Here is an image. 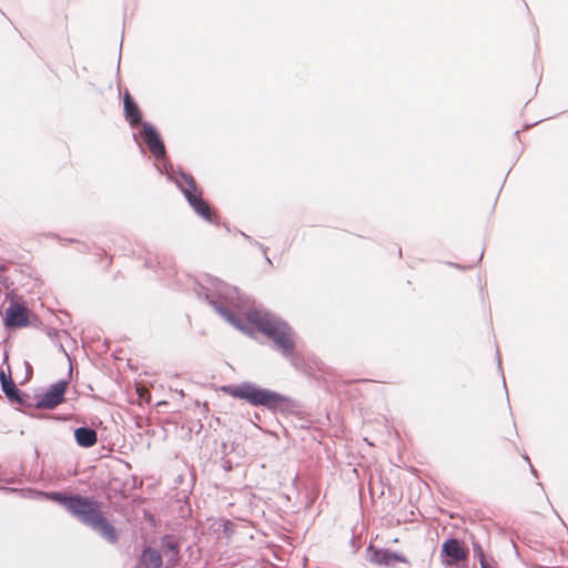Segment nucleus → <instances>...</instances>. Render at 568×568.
Segmentation results:
<instances>
[{
	"label": "nucleus",
	"instance_id": "f8f14e48",
	"mask_svg": "<svg viewBox=\"0 0 568 568\" xmlns=\"http://www.w3.org/2000/svg\"><path fill=\"white\" fill-rule=\"evenodd\" d=\"M162 551L168 565L174 566L178 562L180 550L173 538L166 536L162 539Z\"/></svg>",
	"mask_w": 568,
	"mask_h": 568
},
{
	"label": "nucleus",
	"instance_id": "39448f33",
	"mask_svg": "<svg viewBox=\"0 0 568 568\" xmlns=\"http://www.w3.org/2000/svg\"><path fill=\"white\" fill-rule=\"evenodd\" d=\"M68 387V382L60 381L49 387V389L38 396L37 407L42 409H53L60 405L64 399V394Z\"/></svg>",
	"mask_w": 568,
	"mask_h": 568
},
{
	"label": "nucleus",
	"instance_id": "2eb2a0df",
	"mask_svg": "<svg viewBox=\"0 0 568 568\" xmlns=\"http://www.w3.org/2000/svg\"><path fill=\"white\" fill-rule=\"evenodd\" d=\"M1 388H2L3 393L6 394V396L10 400H19L20 399L19 390H18L13 379H10L9 382H4L3 385H1Z\"/></svg>",
	"mask_w": 568,
	"mask_h": 568
},
{
	"label": "nucleus",
	"instance_id": "ddd939ff",
	"mask_svg": "<svg viewBox=\"0 0 568 568\" xmlns=\"http://www.w3.org/2000/svg\"><path fill=\"white\" fill-rule=\"evenodd\" d=\"M124 110H125V116L132 125L140 123L141 113L139 111L138 105L131 99L129 93H126L124 97Z\"/></svg>",
	"mask_w": 568,
	"mask_h": 568
},
{
	"label": "nucleus",
	"instance_id": "9d476101",
	"mask_svg": "<svg viewBox=\"0 0 568 568\" xmlns=\"http://www.w3.org/2000/svg\"><path fill=\"white\" fill-rule=\"evenodd\" d=\"M162 564V555L155 549L146 548L140 557L138 568H161Z\"/></svg>",
	"mask_w": 568,
	"mask_h": 568
},
{
	"label": "nucleus",
	"instance_id": "7ed1b4c3",
	"mask_svg": "<svg viewBox=\"0 0 568 568\" xmlns=\"http://www.w3.org/2000/svg\"><path fill=\"white\" fill-rule=\"evenodd\" d=\"M224 390L234 398L244 399L253 406H264L268 409H275L285 400L282 395L248 382L225 387Z\"/></svg>",
	"mask_w": 568,
	"mask_h": 568
},
{
	"label": "nucleus",
	"instance_id": "4468645a",
	"mask_svg": "<svg viewBox=\"0 0 568 568\" xmlns=\"http://www.w3.org/2000/svg\"><path fill=\"white\" fill-rule=\"evenodd\" d=\"M214 307H215V311L221 316H223L229 323H231L234 327H236L241 331H245V326H243L241 324V321L237 320L230 310H227L224 306L217 305V304H214Z\"/></svg>",
	"mask_w": 568,
	"mask_h": 568
},
{
	"label": "nucleus",
	"instance_id": "0eeeda50",
	"mask_svg": "<svg viewBox=\"0 0 568 568\" xmlns=\"http://www.w3.org/2000/svg\"><path fill=\"white\" fill-rule=\"evenodd\" d=\"M442 562L446 567H452L460 561L466 560L467 551L462 547L455 538L447 539L440 550Z\"/></svg>",
	"mask_w": 568,
	"mask_h": 568
},
{
	"label": "nucleus",
	"instance_id": "9b49d317",
	"mask_svg": "<svg viewBox=\"0 0 568 568\" xmlns=\"http://www.w3.org/2000/svg\"><path fill=\"white\" fill-rule=\"evenodd\" d=\"M74 438L81 447H92L98 440L97 432L89 427H79L74 430Z\"/></svg>",
	"mask_w": 568,
	"mask_h": 568
},
{
	"label": "nucleus",
	"instance_id": "f257e3e1",
	"mask_svg": "<svg viewBox=\"0 0 568 568\" xmlns=\"http://www.w3.org/2000/svg\"><path fill=\"white\" fill-rule=\"evenodd\" d=\"M51 498L62 504L79 521L89 526L108 541H116V530L104 517L100 504L95 499L78 495L67 496L61 493H53Z\"/></svg>",
	"mask_w": 568,
	"mask_h": 568
},
{
	"label": "nucleus",
	"instance_id": "dca6fc26",
	"mask_svg": "<svg viewBox=\"0 0 568 568\" xmlns=\"http://www.w3.org/2000/svg\"><path fill=\"white\" fill-rule=\"evenodd\" d=\"M476 554H477V557H478V560H479V564H480V567L481 568H494L486 559L485 555H484V551L480 547H477L475 549Z\"/></svg>",
	"mask_w": 568,
	"mask_h": 568
},
{
	"label": "nucleus",
	"instance_id": "1a4fd4ad",
	"mask_svg": "<svg viewBox=\"0 0 568 568\" xmlns=\"http://www.w3.org/2000/svg\"><path fill=\"white\" fill-rule=\"evenodd\" d=\"M143 141L149 148L150 152L156 158H163L165 154L164 144L161 141L159 134L150 123H142Z\"/></svg>",
	"mask_w": 568,
	"mask_h": 568
},
{
	"label": "nucleus",
	"instance_id": "f03ea898",
	"mask_svg": "<svg viewBox=\"0 0 568 568\" xmlns=\"http://www.w3.org/2000/svg\"><path fill=\"white\" fill-rule=\"evenodd\" d=\"M247 321L260 332L271 338L276 348L284 356H292L294 351V336L290 326L276 316L263 311L253 308L246 314Z\"/></svg>",
	"mask_w": 568,
	"mask_h": 568
},
{
	"label": "nucleus",
	"instance_id": "f3484780",
	"mask_svg": "<svg viewBox=\"0 0 568 568\" xmlns=\"http://www.w3.org/2000/svg\"><path fill=\"white\" fill-rule=\"evenodd\" d=\"M10 379H12L10 369L8 368L7 373L4 371H1V373H0L1 385H3L4 382H9Z\"/></svg>",
	"mask_w": 568,
	"mask_h": 568
},
{
	"label": "nucleus",
	"instance_id": "6e6552de",
	"mask_svg": "<svg viewBox=\"0 0 568 568\" xmlns=\"http://www.w3.org/2000/svg\"><path fill=\"white\" fill-rule=\"evenodd\" d=\"M4 324L8 327H24L29 324V311L19 303H11L6 310Z\"/></svg>",
	"mask_w": 568,
	"mask_h": 568
},
{
	"label": "nucleus",
	"instance_id": "423d86ee",
	"mask_svg": "<svg viewBox=\"0 0 568 568\" xmlns=\"http://www.w3.org/2000/svg\"><path fill=\"white\" fill-rule=\"evenodd\" d=\"M368 560L377 566H386L390 567L394 566L397 562L400 564H408V560L405 556L402 554L392 551L389 549L384 548H376L372 545H369L366 549Z\"/></svg>",
	"mask_w": 568,
	"mask_h": 568
},
{
	"label": "nucleus",
	"instance_id": "20e7f679",
	"mask_svg": "<svg viewBox=\"0 0 568 568\" xmlns=\"http://www.w3.org/2000/svg\"><path fill=\"white\" fill-rule=\"evenodd\" d=\"M169 178L174 180L193 210L206 221H212L210 205L202 199V193L197 191L194 179L183 172L169 174Z\"/></svg>",
	"mask_w": 568,
	"mask_h": 568
}]
</instances>
